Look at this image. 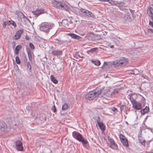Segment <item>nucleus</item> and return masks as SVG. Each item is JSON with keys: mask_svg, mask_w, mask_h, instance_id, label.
Listing matches in <instances>:
<instances>
[{"mask_svg": "<svg viewBox=\"0 0 153 153\" xmlns=\"http://www.w3.org/2000/svg\"><path fill=\"white\" fill-rule=\"evenodd\" d=\"M102 90L97 88L94 90L89 92L86 95L85 98L88 100H92L98 97L101 94Z\"/></svg>", "mask_w": 153, "mask_h": 153, "instance_id": "f257e3e1", "label": "nucleus"}, {"mask_svg": "<svg viewBox=\"0 0 153 153\" xmlns=\"http://www.w3.org/2000/svg\"><path fill=\"white\" fill-rule=\"evenodd\" d=\"M51 3L54 7L59 9L64 10L67 11L70 9L69 6L65 4L63 2L61 1H57L55 0H53L52 1Z\"/></svg>", "mask_w": 153, "mask_h": 153, "instance_id": "f03ea898", "label": "nucleus"}, {"mask_svg": "<svg viewBox=\"0 0 153 153\" xmlns=\"http://www.w3.org/2000/svg\"><path fill=\"white\" fill-rule=\"evenodd\" d=\"M145 99L143 97H142L140 101L138 102L136 101L131 103V104L134 109L139 110L142 109L145 106Z\"/></svg>", "mask_w": 153, "mask_h": 153, "instance_id": "7ed1b4c3", "label": "nucleus"}, {"mask_svg": "<svg viewBox=\"0 0 153 153\" xmlns=\"http://www.w3.org/2000/svg\"><path fill=\"white\" fill-rule=\"evenodd\" d=\"M72 135L74 138L79 142H81L84 146L88 143L87 140L86 138H84L82 134L78 132L74 131L72 132Z\"/></svg>", "mask_w": 153, "mask_h": 153, "instance_id": "20e7f679", "label": "nucleus"}, {"mask_svg": "<svg viewBox=\"0 0 153 153\" xmlns=\"http://www.w3.org/2000/svg\"><path fill=\"white\" fill-rule=\"evenodd\" d=\"M54 24L48 22H42L40 25V29L41 31L48 33L50 30L54 27Z\"/></svg>", "mask_w": 153, "mask_h": 153, "instance_id": "39448f33", "label": "nucleus"}, {"mask_svg": "<svg viewBox=\"0 0 153 153\" xmlns=\"http://www.w3.org/2000/svg\"><path fill=\"white\" fill-rule=\"evenodd\" d=\"M128 62V60L127 59L121 57L119 60L114 61L113 65L115 66L122 67L126 65Z\"/></svg>", "mask_w": 153, "mask_h": 153, "instance_id": "423d86ee", "label": "nucleus"}, {"mask_svg": "<svg viewBox=\"0 0 153 153\" xmlns=\"http://www.w3.org/2000/svg\"><path fill=\"white\" fill-rule=\"evenodd\" d=\"M139 143L144 147L148 148L150 146V143L152 141V139L150 140L146 141L141 136H138Z\"/></svg>", "mask_w": 153, "mask_h": 153, "instance_id": "0eeeda50", "label": "nucleus"}, {"mask_svg": "<svg viewBox=\"0 0 153 153\" xmlns=\"http://www.w3.org/2000/svg\"><path fill=\"white\" fill-rule=\"evenodd\" d=\"M108 139L111 144L108 145V146L111 149H117L118 148V146L115 143L114 140L111 138L110 136L108 137Z\"/></svg>", "mask_w": 153, "mask_h": 153, "instance_id": "6e6552de", "label": "nucleus"}, {"mask_svg": "<svg viewBox=\"0 0 153 153\" xmlns=\"http://www.w3.org/2000/svg\"><path fill=\"white\" fill-rule=\"evenodd\" d=\"M80 10L82 13L85 14L89 17L94 18V15L91 12L87 10L81 8Z\"/></svg>", "mask_w": 153, "mask_h": 153, "instance_id": "1a4fd4ad", "label": "nucleus"}, {"mask_svg": "<svg viewBox=\"0 0 153 153\" xmlns=\"http://www.w3.org/2000/svg\"><path fill=\"white\" fill-rule=\"evenodd\" d=\"M16 149L19 151H22L23 150V147L22 142L19 140H17L16 142Z\"/></svg>", "mask_w": 153, "mask_h": 153, "instance_id": "9d476101", "label": "nucleus"}, {"mask_svg": "<svg viewBox=\"0 0 153 153\" xmlns=\"http://www.w3.org/2000/svg\"><path fill=\"white\" fill-rule=\"evenodd\" d=\"M54 42L57 44L61 45H65V44H67L69 42H70V41L68 40H62L60 39H54Z\"/></svg>", "mask_w": 153, "mask_h": 153, "instance_id": "9b49d317", "label": "nucleus"}, {"mask_svg": "<svg viewBox=\"0 0 153 153\" xmlns=\"http://www.w3.org/2000/svg\"><path fill=\"white\" fill-rule=\"evenodd\" d=\"M137 97V95L134 94H130L128 96V98L131 101V103L136 101V100Z\"/></svg>", "mask_w": 153, "mask_h": 153, "instance_id": "f8f14e48", "label": "nucleus"}, {"mask_svg": "<svg viewBox=\"0 0 153 153\" xmlns=\"http://www.w3.org/2000/svg\"><path fill=\"white\" fill-rule=\"evenodd\" d=\"M7 127L6 123L3 122H0V130L2 132L5 131Z\"/></svg>", "mask_w": 153, "mask_h": 153, "instance_id": "ddd939ff", "label": "nucleus"}, {"mask_svg": "<svg viewBox=\"0 0 153 153\" xmlns=\"http://www.w3.org/2000/svg\"><path fill=\"white\" fill-rule=\"evenodd\" d=\"M23 32L24 31L23 29L17 31L14 36V39L17 40L20 39Z\"/></svg>", "mask_w": 153, "mask_h": 153, "instance_id": "4468645a", "label": "nucleus"}, {"mask_svg": "<svg viewBox=\"0 0 153 153\" xmlns=\"http://www.w3.org/2000/svg\"><path fill=\"white\" fill-rule=\"evenodd\" d=\"M96 121L100 129L102 131H104L105 130V126L102 123L100 122V118L99 117H98Z\"/></svg>", "mask_w": 153, "mask_h": 153, "instance_id": "2eb2a0df", "label": "nucleus"}, {"mask_svg": "<svg viewBox=\"0 0 153 153\" xmlns=\"http://www.w3.org/2000/svg\"><path fill=\"white\" fill-rule=\"evenodd\" d=\"M44 10L43 9H39L32 11L33 14L35 15V17H37L41 14L43 13Z\"/></svg>", "mask_w": 153, "mask_h": 153, "instance_id": "dca6fc26", "label": "nucleus"}, {"mask_svg": "<svg viewBox=\"0 0 153 153\" xmlns=\"http://www.w3.org/2000/svg\"><path fill=\"white\" fill-rule=\"evenodd\" d=\"M67 36L71 37L72 38L75 39L80 40L82 38V37L81 36L73 33H67Z\"/></svg>", "mask_w": 153, "mask_h": 153, "instance_id": "f3484780", "label": "nucleus"}, {"mask_svg": "<svg viewBox=\"0 0 153 153\" xmlns=\"http://www.w3.org/2000/svg\"><path fill=\"white\" fill-rule=\"evenodd\" d=\"M15 14L17 15L18 17L21 19L22 18L27 19V18L25 16L24 14L19 11L16 10L15 12Z\"/></svg>", "mask_w": 153, "mask_h": 153, "instance_id": "a211bd4d", "label": "nucleus"}, {"mask_svg": "<svg viewBox=\"0 0 153 153\" xmlns=\"http://www.w3.org/2000/svg\"><path fill=\"white\" fill-rule=\"evenodd\" d=\"M51 53L54 56H61L62 54V51L59 50L52 51Z\"/></svg>", "mask_w": 153, "mask_h": 153, "instance_id": "6ab92c4d", "label": "nucleus"}, {"mask_svg": "<svg viewBox=\"0 0 153 153\" xmlns=\"http://www.w3.org/2000/svg\"><path fill=\"white\" fill-rule=\"evenodd\" d=\"M147 12L149 16L151 17L153 21V8L151 7H149Z\"/></svg>", "mask_w": 153, "mask_h": 153, "instance_id": "aec40b11", "label": "nucleus"}, {"mask_svg": "<svg viewBox=\"0 0 153 153\" xmlns=\"http://www.w3.org/2000/svg\"><path fill=\"white\" fill-rule=\"evenodd\" d=\"M61 24L63 26L65 27L68 28V22L67 19L63 20Z\"/></svg>", "mask_w": 153, "mask_h": 153, "instance_id": "412c9836", "label": "nucleus"}, {"mask_svg": "<svg viewBox=\"0 0 153 153\" xmlns=\"http://www.w3.org/2000/svg\"><path fill=\"white\" fill-rule=\"evenodd\" d=\"M149 107L146 106L144 108L140 110V112L142 115H144L149 111Z\"/></svg>", "mask_w": 153, "mask_h": 153, "instance_id": "4be33fe9", "label": "nucleus"}, {"mask_svg": "<svg viewBox=\"0 0 153 153\" xmlns=\"http://www.w3.org/2000/svg\"><path fill=\"white\" fill-rule=\"evenodd\" d=\"M27 53L28 54L29 60L31 61L32 60V53L30 50V49H27Z\"/></svg>", "mask_w": 153, "mask_h": 153, "instance_id": "5701e85b", "label": "nucleus"}, {"mask_svg": "<svg viewBox=\"0 0 153 153\" xmlns=\"http://www.w3.org/2000/svg\"><path fill=\"white\" fill-rule=\"evenodd\" d=\"M22 46L21 45H19L17 46L14 51L15 53L16 54H18L19 50L22 48Z\"/></svg>", "mask_w": 153, "mask_h": 153, "instance_id": "b1692460", "label": "nucleus"}, {"mask_svg": "<svg viewBox=\"0 0 153 153\" xmlns=\"http://www.w3.org/2000/svg\"><path fill=\"white\" fill-rule=\"evenodd\" d=\"M10 21H4L2 24L3 28V29H5L6 25H9L10 24Z\"/></svg>", "mask_w": 153, "mask_h": 153, "instance_id": "393cba45", "label": "nucleus"}, {"mask_svg": "<svg viewBox=\"0 0 153 153\" xmlns=\"http://www.w3.org/2000/svg\"><path fill=\"white\" fill-rule=\"evenodd\" d=\"M50 78L51 81L53 83L57 84L58 83V81L55 79L53 75H51L50 76Z\"/></svg>", "mask_w": 153, "mask_h": 153, "instance_id": "a878e982", "label": "nucleus"}, {"mask_svg": "<svg viewBox=\"0 0 153 153\" xmlns=\"http://www.w3.org/2000/svg\"><path fill=\"white\" fill-rule=\"evenodd\" d=\"M123 143V145L125 147H128L129 146L128 143V140L127 139L121 142Z\"/></svg>", "mask_w": 153, "mask_h": 153, "instance_id": "bb28decb", "label": "nucleus"}, {"mask_svg": "<svg viewBox=\"0 0 153 153\" xmlns=\"http://www.w3.org/2000/svg\"><path fill=\"white\" fill-rule=\"evenodd\" d=\"M119 137L121 142L127 139L126 137L121 134H119Z\"/></svg>", "mask_w": 153, "mask_h": 153, "instance_id": "cd10ccee", "label": "nucleus"}, {"mask_svg": "<svg viewBox=\"0 0 153 153\" xmlns=\"http://www.w3.org/2000/svg\"><path fill=\"white\" fill-rule=\"evenodd\" d=\"M68 108V105L67 103H64L62 106V110H66Z\"/></svg>", "mask_w": 153, "mask_h": 153, "instance_id": "c85d7f7f", "label": "nucleus"}, {"mask_svg": "<svg viewBox=\"0 0 153 153\" xmlns=\"http://www.w3.org/2000/svg\"><path fill=\"white\" fill-rule=\"evenodd\" d=\"M124 19L126 21H128L129 22H131V17L130 16L128 15L124 16Z\"/></svg>", "mask_w": 153, "mask_h": 153, "instance_id": "c756f323", "label": "nucleus"}, {"mask_svg": "<svg viewBox=\"0 0 153 153\" xmlns=\"http://www.w3.org/2000/svg\"><path fill=\"white\" fill-rule=\"evenodd\" d=\"M95 50H96L95 48H93L87 51V53L88 54H90L93 53L95 51Z\"/></svg>", "mask_w": 153, "mask_h": 153, "instance_id": "7c9ffc66", "label": "nucleus"}, {"mask_svg": "<svg viewBox=\"0 0 153 153\" xmlns=\"http://www.w3.org/2000/svg\"><path fill=\"white\" fill-rule=\"evenodd\" d=\"M93 63H94L95 65L97 66H99L100 64V62L98 60L93 61Z\"/></svg>", "mask_w": 153, "mask_h": 153, "instance_id": "2f4dec72", "label": "nucleus"}, {"mask_svg": "<svg viewBox=\"0 0 153 153\" xmlns=\"http://www.w3.org/2000/svg\"><path fill=\"white\" fill-rule=\"evenodd\" d=\"M126 105H122L120 107V110L121 112L123 111H124L126 109Z\"/></svg>", "mask_w": 153, "mask_h": 153, "instance_id": "473e14b6", "label": "nucleus"}, {"mask_svg": "<svg viewBox=\"0 0 153 153\" xmlns=\"http://www.w3.org/2000/svg\"><path fill=\"white\" fill-rule=\"evenodd\" d=\"M27 69L29 70V71H30L31 69V67L29 62H27Z\"/></svg>", "mask_w": 153, "mask_h": 153, "instance_id": "72a5a7b5", "label": "nucleus"}, {"mask_svg": "<svg viewBox=\"0 0 153 153\" xmlns=\"http://www.w3.org/2000/svg\"><path fill=\"white\" fill-rule=\"evenodd\" d=\"M16 63L17 64H19L21 63V61L18 56H16Z\"/></svg>", "mask_w": 153, "mask_h": 153, "instance_id": "f704fd0d", "label": "nucleus"}, {"mask_svg": "<svg viewBox=\"0 0 153 153\" xmlns=\"http://www.w3.org/2000/svg\"><path fill=\"white\" fill-rule=\"evenodd\" d=\"M121 4V2L120 1H114L113 3V5H117V4Z\"/></svg>", "mask_w": 153, "mask_h": 153, "instance_id": "c9c22d12", "label": "nucleus"}, {"mask_svg": "<svg viewBox=\"0 0 153 153\" xmlns=\"http://www.w3.org/2000/svg\"><path fill=\"white\" fill-rule=\"evenodd\" d=\"M51 110L53 112L55 113L56 112V108L54 105H53L52 107L51 108Z\"/></svg>", "mask_w": 153, "mask_h": 153, "instance_id": "e433bc0d", "label": "nucleus"}, {"mask_svg": "<svg viewBox=\"0 0 153 153\" xmlns=\"http://www.w3.org/2000/svg\"><path fill=\"white\" fill-rule=\"evenodd\" d=\"M10 24L12 25L14 27H16V25L15 22L13 20L10 21Z\"/></svg>", "mask_w": 153, "mask_h": 153, "instance_id": "4c0bfd02", "label": "nucleus"}, {"mask_svg": "<svg viewBox=\"0 0 153 153\" xmlns=\"http://www.w3.org/2000/svg\"><path fill=\"white\" fill-rule=\"evenodd\" d=\"M29 46L32 50H33L35 48V47L33 43H29Z\"/></svg>", "mask_w": 153, "mask_h": 153, "instance_id": "58836bf2", "label": "nucleus"}, {"mask_svg": "<svg viewBox=\"0 0 153 153\" xmlns=\"http://www.w3.org/2000/svg\"><path fill=\"white\" fill-rule=\"evenodd\" d=\"M111 111H117V109L114 107H113L111 108Z\"/></svg>", "mask_w": 153, "mask_h": 153, "instance_id": "ea45409f", "label": "nucleus"}, {"mask_svg": "<svg viewBox=\"0 0 153 153\" xmlns=\"http://www.w3.org/2000/svg\"><path fill=\"white\" fill-rule=\"evenodd\" d=\"M147 31L149 33H153V30L152 29H148L147 30Z\"/></svg>", "mask_w": 153, "mask_h": 153, "instance_id": "a19ab883", "label": "nucleus"}, {"mask_svg": "<svg viewBox=\"0 0 153 153\" xmlns=\"http://www.w3.org/2000/svg\"><path fill=\"white\" fill-rule=\"evenodd\" d=\"M23 61H24V62H26L27 63V57H26V56H25L24 58V59H23Z\"/></svg>", "mask_w": 153, "mask_h": 153, "instance_id": "79ce46f5", "label": "nucleus"}, {"mask_svg": "<svg viewBox=\"0 0 153 153\" xmlns=\"http://www.w3.org/2000/svg\"><path fill=\"white\" fill-rule=\"evenodd\" d=\"M149 24L150 26H152V27H153V22H152L151 21H149Z\"/></svg>", "mask_w": 153, "mask_h": 153, "instance_id": "37998d69", "label": "nucleus"}, {"mask_svg": "<svg viewBox=\"0 0 153 153\" xmlns=\"http://www.w3.org/2000/svg\"><path fill=\"white\" fill-rule=\"evenodd\" d=\"M114 1L112 0H109V1H108L109 3L111 4V5H113V3Z\"/></svg>", "mask_w": 153, "mask_h": 153, "instance_id": "c03bdc74", "label": "nucleus"}, {"mask_svg": "<svg viewBox=\"0 0 153 153\" xmlns=\"http://www.w3.org/2000/svg\"><path fill=\"white\" fill-rule=\"evenodd\" d=\"M131 74H135L134 73V71L133 70H131V72L130 73Z\"/></svg>", "mask_w": 153, "mask_h": 153, "instance_id": "a18cd8bd", "label": "nucleus"}, {"mask_svg": "<svg viewBox=\"0 0 153 153\" xmlns=\"http://www.w3.org/2000/svg\"><path fill=\"white\" fill-rule=\"evenodd\" d=\"M25 39L27 40H29L30 39V37L28 36H26L25 37Z\"/></svg>", "mask_w": 153, "mask_h": 153, "instance_id": "49530a36", "label": "nucleus"}, {"mask_svg": "<svg viewBox=\"0 0 153 153\" xmlns=\"http://www.w3.org/2000/svg\"><path fill=\"white\" fill-rule=\"evenodd\" d=\"M107 65V62H104V64L102 65V68H103L104 66H105V65Z\"/></svg>", "mask_w": 153, "mask_h": 153, "instance_id": "de8ad7c7", "label": "nucleus"}, {"mask_svg": "<svg viewBox=\"0 0 153 153\" xmlns=\"http://www.w3.org/2000/svg\"><path fill=\"white\" fill-rule=\"evenodd\" d=\"M114 92L117 93H118V91L117 90H115L114 91Z\"/></svg>", "mask_w": 153, "mask_h": 153, "instance_id": "09e8293b", "label": "nucleus"}, {"mask_svg": "<svg viewBox=\"0 0 153 153\" xmlns=\"http://www.w3.org/2000/svg\"><path fill=\"white\" fill-rule=\"evenodd\" d=\"M145 153H153V152H146Z\"/></svg>", "mask_w": 153, "mask_h": 153, "instance_id": "8fccbe9b", "label": "nucleus"}, {"mask_svg": "<svg viewBox=\"0 0 153 153\" xmlns=\"http://www.w3.org/2000/svg\"><path fill=\"white\" fill-rule=\"evenodd\" d=\"M13 45H14V47L15 46V45H16V43L15 42H13Z\"/></svg>", "mask_w": 153, "mask_h": 153, "instance_id": "3c124183", "label": "nucleus"}, {"mask_svg": "<svg viewBox=\"0 0 153 153\" xmlns=\"http://www.w3.org/2000/svg\"><path fill=\"white\" fill-rule=\"evenodd\" d=\"M80 58H84V56H81V57L80 56Z\"/></svg>", "mask_w": 153, "mask_h": 153, "instance_id": "603ef678", "label": "nucleus"}, {"mask_svg": "<svg viewBox=\"0 0 153 153\" xmlns=\"http://www.w3.org/2000/svg\"><path fill=\"white\" fill-rule=\"evenodd\" d=\"M111 48H114V46L113 45H111Z\"/></svg>", "mask_w": 153, "mask_h": 153, "instance_id": "864d4df0", "label": "nucleus"}, {"mask_svg": "<svg viewBox=\"0 0 153 153\" xmlns=\"http://www.w3.org/2000/svg\"><path fill=\"white\" fill-rule=\"evenodd\" d=\"M141 130H142V129H140V131H141H141H142Z\"/></svg>", "mask_w": 153, "mask_h": 153, "instance_id": "5fc2aeb1", "label": "nucleus"}, {"mask_svg": "<svg viewBox=\"0 0 153 153\" xmlns=\"http://www.w3.org/2000/svg\"><path fill=\"white\" fill-rule=\"evenodd\" d=\"M27 109H28V108H27Z\"/></svg>", "mask_w": 153, "mask_h": 153, "instance_id": "6e6d98bb", "label": "nucleus"}, {"mask_svg": "<svg viewBox=\"0 0 153 153\" xmlns=\"http://www.w3.org/2000/svg\"><path fill=\"white\" fill-rule=\"evenodd\" d=\"M27 109H28V108H27Z\"/></svg>", "mask_w": 153, "mask_h": 153, "instance_id": "4d7b16f0", "label": "nucleus"}, {"mask_svg": "<svg viewBox=\"0 0 153 153\" xmlns=\"http://www.w3.org/2000/svg\"><path fill=\"white\" fill-rule=\"evenodd\" d=\"M126 123H128L127 122H126Z\"/></svg>", "mask_w": 153, "mask_h": 153, "instance_id": "13d9d810", "label": "nucleus"}]
</instances>
